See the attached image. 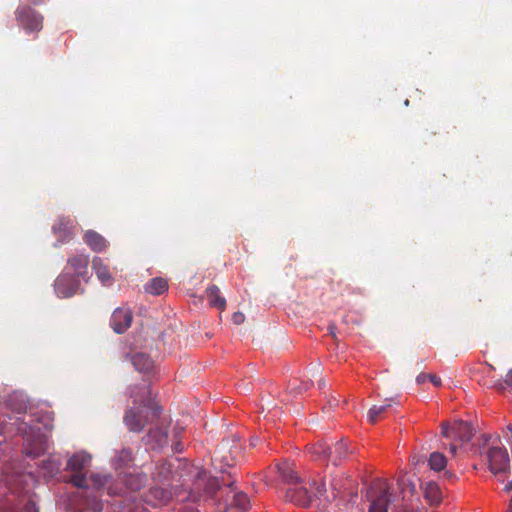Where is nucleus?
I'll list each match as a JSON object with an SVG mask.
<instances>
[{
    "instance_id": "nucleus-48",
    "label": "nucleus",
    "mask_w": 512,
    "mask_h": 512,
    "mask_svg": "<svg viewBox=\"0 0 512 512\" xmlns=\"http://www.w3.org/2000/svg\"><path fill=\"white\" fill-rule=\"evenodd\" d=\"M445 474H446L448 477H452V476H453V475H452V473H450V472H446Z\"/></svg>"
},
{
    "instance_id": "nucleus-44",
    "label": "nucleus",
    "mask_w": 512,
    "mask_h": 512,
    "mask_svg": "<svg viewBox=\"0 0 512 512\" xmlns=\"http://www.w3.org/2000/svg\"><path fill=\"white\" fill-rule=\"evenodd\" d=\"M175 450H176L177 452H181V451H182V447H181L180 443H177V444H176V446H175Z\"/></svg>"
},
{
    "instance_id": "nucleus-39",
    "label": "nucleus",
    "mask_w": 512,
    "mask_h": 512,
    "mask_svg": "<svg viewBox=\"0 0 512 512\" xmlns=\"http://www.w3.org/2000/svg\"><path fill=\"white\" fill-rule=\"evenodd\" d=\"M457 448H458V446H457L455 443L450 444V448H449L450 453H451L452 455H455V454H456V451H457Z\"/></svg>"
},
{
    "instance_id": "nucleus-19",
    "label": "nucleus",
    "mask_w": 512,
    "mask_h": 512,
    "mask_svg": "<svg viewBox=\"0 0 512 512\" xmlns=\"http://www.w3.org/2000/svg\"><path fill=\"white\" fill-rule=\"evenodd\" d=\"M80 509L83 512H102L103 504L96 495H92L88 491H83Z\"/></svg>"
},
{
    "instance_id": "nucleus-8",
    "label": "nucleus",
    "mask_w": 512,
    "mask_h": 512,
    "mask_svg": "<svg viewBox=\"0 0 512 512\" xmlns=\"http://www.w3.org/2000/svg\"><path fill=\"white\" fill-rule=\"evenodd\" d=\"M186 466V463L181 459L173 457L167 460L159 462L153 472V478L162 483L170 482L177 477H182V470Z\"/></svg>"
},
{
    "instance_id": "nucleus-20",
    "label": "nucleus",
    "mask_w": 512,
    "mask_h": 512,
    "mask_svg": "<svg viewBox=\"0 0 512 512\" xmlns=\"http://www.w3.org/2000/svg\"><path fill=\"white\" fill-rule=\"evenodd\" d=\"M424 499L428 504L437 506L442 500V492L439 485L435 482H428L423 488Z\"/></svg>"
},
{
    "instance_id": "nucleus-13",
    "label": "nucleus",
    "mask_w": 512,
    "mask_h": 512,
    "mask_svg": "<svg viewBox=\"0 0 512 512\" xmlns=\"http://www.w3.org/2000/svg\"><path fill=\"white\" fill-rule=\"evenodd\" d=\"M285 498L296 505L308 507L312 502L313 496L307 488L295 485L286 490Z\"/></svg>"
},
{
    "instance_id": "nucleus-30",
    "label": "nucleus",
    "mask_w": 512,
    "mask_h": 512,
    "mask_svg": "<svg viewBox=\"0 0 512 512\" xmlns=\"http://www.w3.org/2000/svg\"><path fill=\"white\" fill-rule=\"evenodd\" d=\"M90 481L93 487L97 490L103 488L109 482V476L103 474H92L90 476Z\"/></svg>"
},
{
    "instance_id": "nucleus-4",
    "label": "nucleus",
    "mask_w": 512,
    "mask_h": 512,
    "mask_svg": "<svg viewBox=\"0 0 512 512\" xmlns=\"http://www.w3.org/2000/svg\"><path fill=\"white\" fill-rule=\"evenodd\" d=\"M366 497L370 501L369 512H388V505L392 502V494L386 480L377 479L373 481Z\"/></svg>"
},
{
    "instance_id": "nucleus-9",
    "label": "nucleus",
    "mask_w": 512,
    "mask_h": 512,
    "mask_svg": "<svg viewBox=\"0 0 512 512\" xmlns=\"http://www.w3.org/2000/svg\"><path fill=\"white\" fill-rule=\"evenodd\" d=\"M489 470L493 474L507 472L510 468V458L506 448L504 447H490L486 452Z\"/></svg>"
},
{
    "instance_id": "nucleus-17",
    "label": "nucleus",
    "mask_w": 512,
    "mask_h": 512,
    "mask_svg": "<svg viewBox=\"0 0 512 512\" xmlns=\"http://www.w3.org/2000/svg\"><path fill=\"white\" fill-rule=\"evenodd\" d=\"M277 469L281 479L284 482L293 485H298L301 483V479L297 475V472L295 471V465L293 463H281L277 466Z\"/></svg>"
},
{
    "instance_id": "nucleus-34",
    "label": "nucleus",
    "mask_w": 512,
    "mask_h": 512,
    "mask_svg": "<svg viewBox=\"0 0 512 512\" xmlns=\"http://www.w3.org/2000/svg\"><path fill=\"white\" fill-rule=\"evenodd\" d=\"M119 461L127 464L132 461V451L130 449H123L119 456Z\"/></svg>"
},
{
    "instance_id": "nucleus-36",
    "label": "nucleus",
    "mask_w": 512,
    "mask_h": 512,
    "mask_svg": "<svg viewBox=\"0 0 512 512\" xmlns=\"http://www.w3.org/2000/svg\"><path fill=\"white\" fill-rule=\"evenodd\" d=\"M16 512H39L33 501H28L21 509Z\"/></svg>"
},
{
    "instance_id": "nucleus-23",
    "label": "nucleus",
    "mask_w": 512,
    "mask_h": 512,
    "mask_svg": "<svg viewBox=\"0 0 512 512\" xmlns=\"http://www.w3.org/2000/svg\"><path fill=\"white\" fill-rule=\"evenodd\" d=\"M347 443L344 440H340L334 444V447H330L329 459L332 460L334 465H339L342 460L346 459L349 454Z\"/></svg>"
},
{
    "instance_id": "nucleus-43",
    "label": "nucleus",
    "mask_w": 512,
    "mask_h": 512,
    "mask_svg": "<svg viewBox=\"0 0 512 512\" xmlns=\"http://www.w3.org/2000/svg\"><path fill=\"white\" fill-rule=\"evenodd\" d=\"M258 440H259V439H258L257 437L252 438V439H251V442H250V445H251V446H256V444H257Z\"/></svg>"
},
{
    "instance_id": "nucleus-32",
    "label": "nucleus",
    "mask_w": 512,
    "mask_h": 512,
    "mask_svg": "<svg viewBox=\"0 0 512 512\" xmlns=\"http://www.w3.org/2000/svg\"><path fill=\"white\" fill-rule=\"evenodd\" d=\"M61 463L59 460L50 459L43 463V468L47 470V473L51 476L59 472Z\"/></svg>"
},
{
    "instance_id": "nucleus-37",
    "label": "nucleus",
    "mask_w": 512,
    "mask_h": 512,
    "mask_svg": "<svg viewBox=\"0 0 512 512\" xmlns=\"http://www.w3.org/2000/svg\"><path fill=\"white\" fill-rule=\"evenodd\" d=\"M245 315L242 312H235L232 316V321L236 325H240L244 322Z\"/></svg>"
},
{
    "instance_id": "nucleus-3",
    "label": "nucleus",
    "mask_w": 512,
    "mask_h": 512,
    "mask_svg": "<svg viewBox=\"0 0 512 512\" xmlns=\"http://www.w3.org/2000/svg\"><path fill=\"white\" fill-rule=\"evenodd\" d=\"M311 486L314 488V497L323 505L338 501L337 506L341 503L344 506L353 504L357 498V491L354 488L353 481L343 473L331 474L329 476V490L326 487L325 480L319 484L315 480Z\"/></svg>"
},
{
    "instance_id": "nucleus-29",
    "label": "nucleus",
    "mask_w": 512,
    "mask_h": 512,
    "mask_svg": "<svg viewBox=\"0 0 512 512\" xmlns=\"http://www.w3.org/2000/svg\"><path fill=\"white\" fill-rule=\"evenodd\" d=\"M391 407L390 403L383 405H373L368 411V419L370 423L374 424L378 421L379 417Z\"/></svg>"
},
{
    "instance_id": "nucleus-14",
    "label": "nucleus",
    "mask_w": 512,
    "mask_h": 512,
    "mask_svg": "<svg viewBox=\"0 0 512 512\" xmlns=\"http://www.w3.org/2000/svg\"><path fill=\"white\" fill-rule=\"evenodd\" d=\"M93 270L104 286H110L113 283V276L110 273L109 267L104 264L101 258L95 257L92 261Z\"/></svg>"
},
{
    "instance_id": "nucleus-1",
    "label": "nucleus",
    "mask_w": 512,
    "mask_h": 512,
    "mask_svg": "<svg viewBox=\"0 0 512 512\" xmlns=\"http://www.w3.org/2000/svg\"><path fill=\"white\" fill-rule=\"evenodd\" d=\"M230 442L224 441L214 451L212 457V465L216 471L222 473L221 480L218 477H207L205 471L197 472V479L195 485L200 487L204 485L205 495L218 502V508L223 512L231 509L232 495L231 490H236L234 481L226 480L224 473L226 467H232L236 463L237 457L240 455L241 447L236 439Z\"/></svg>"
},
{
    "instance_id": "nucleus-12",
    "label": "nucleus",
    "mask_w": 512,
    "mask_h": 512,
    "mask_svg": "<svg viewBox=\"0 0 512 512\" xmlns=\"http://www.w3.org/2000/svg\"><path fill=\"white\" fill-rule=\"evenodd\" d=\"M133 320L132 312L127 308H117L112 313L110 325L117 334L124 333Z\"/></svg>"
},
{
    "instance_id": "nucleus-18",
    "label": "nucleus",
    "mask_w": 512,
    "mask_h": 512,
    "mask_svg": "<svg viewBox=\"0 0 512 512\" xmlns=\"http://www.w3.org/2000/svg\"><path fill=\"white\" fill-rule=\"evenodd\" d=\"M83 240L95 252H101L107 247L106 239L94 230L86 231Z\"/></svg>"
},
{
    "instance_id": "nucleus-27",
    "label": "nucleus",
    "mask_w": 512,
    "mask_h": 512,
    "mask_svg": "<svg viewBox=\"0 0 512 512\" xmlns=\"http://www.w3.org/2000/svg\"><path fill=\"white\" fill-rule=\"evenodd\" d=\"M483 385L495 388L497 390H504L507 386L512 387V368L505 375L504 380L491 379L490 381H483Z\"/></svg>"
},
{
    "instance_id": "nucleus-42",
    "label": "nucleus",
    "mask_w": 512,
    "mask_h": 512,
    "mask_svg": "<svg viewBox=\"0 0 512 512\" xmlns=\"http://www.w3.org/2000/svg\"><path fill=\"white\" fill-rule=\"evenodd\" d=\"M505 490L506 491H512V481H510L509 483H507V485L505 486Z\"/></svg>"
},
{
    "instance_id": "nucleus-33",
    "label": "nucleus",
    "mask_w": 512,
    "mask_h": 512,
    "mask_svg": "<svg viewBox=\"0 0 512 512\" xmlns=\"http://www.w3.org/2000/svg\"><path fill=\"white\" fill-rule=\"evenodd\" d=\"M149 435H150V437L155 438V440L159 446H163L167 442V433L163 432L159 429L150 430Z\"/></svg>"
},
{
    "instance_id": "nucleus-24",
    "label": "nucleus",
    "mask_w": 512,
    "mask_h": 512,
    "mask_svg": "<svg viewBox=\"0 0 512 512\" xmlns=\"http://www.w3.org/2000/svg\"><path fill=\"white\" fill-rule=\"evenodd\" d=\"M330 446L325 442H317L308 446V452L314 457L315 460L327 461L329 459Z\"/></svg>"
},
{
    "instance_id": "nucleus-40",
    "label": "nucleus",
    "mask_w": 512,
    "mask_h": 512,
    "mask_svg": "<svg viewBox=\"0 0 512 512\" xmlns=\"http://www.w3.org/2000/svg\"><path fill=\"white\" fill-rule=\"evenodd\" d=\"M181 512H199V511L192 507H185L181 510Z\"/></svg>"
},
{
    "instance_id": "nucleus-26",
    "label": "nucleus",
    "mask_w": 512,
    "mask_h": 512,
    "mask_svg": "<svg viewBox=\"0 0 512 512\" xmlns=\"http://www.w3.org/2000/svg\"><path fill=\"white\" fill-rule=\"evenodd\" d=\"M230 492H233L231 509L235 508L241 512L246 511L250 505L248 496L245 493L237 490H231Z\"/></svg>"
},
{
    "instance_id": "nucleus-45",
    "label": "nucleus",
    "mask_w": 512,
    "mask_h": 512,
    "mask_svg": "<svg viewBox=\"0 0 512 512\" xmlns=\"http://www.w3.org/2000/svg\"><path fill=\"white\" fill-rule=\"evenodd\" d=\"M393 512H408V511L404 508H396Z\"/></svg>"
},
{
    "instance_id": "nucleus-21",
    "label": "nucleus",
    "mask_w": 512,
    "mask_h": 512,
    "mask_svg": "<svg viewBox=\"0 0 512 512\" xmlns=\"http://www.w3.org/2000/svg\"><path fill=\"white\" fill-rule=\"evenodd\" d=\"M132 364L135 369L142 373H149L154 368V361L146 353L138 352L132 357Z\"/></svg>"
},
{
    "instance_id": "nucleus-25",
    "label": "nucleus",
    "mask_w": 512,
    "mask_h": 512,
    "mask_svg": "<svg viewBox=\"0 0 512 512\" xmlns=\"http://www.w3.org/2000/svg\"><path fill=\"white\" fill-rule=\"evenodd\" d=\"M168 289V282L162 277H155L145 285V291L152 295H161Z\"/></svg>"
},
{
    "instance_id": "nucleus-35",
    "label": "nucleus",
    "mask_w": 512,
    "mask_h": 512,
    "mask_svg": "<svg viewBox=\"0 0 512 512\" xmlns=\"http://www.w3.org/2000/svg\"><path fill=\"white\" fill-rule=\"evenodd\" d=\"M151 493L163 501H167L169 499L168 492H166L165 490H163L161 488H155L151 491Z\"/></svg>"
},
{
    "instance_id": "nucleus-5",
    "label": "nucleus",
    "mask_w": 512,
    "mask_h": 512,
    "mask_svg": "<svg viewBox=\"0 0 512 512\" xmlns=\"http://www.w3.org/2000/svg\"><path fill=\"white\" fill-rule=\"evenodd\" d=\"M147 480V475L144 473L119 475L116 482L108 486V494L112 496H124L128 492L139 491L145 487Z\"/></svg>"
},
{
    "instance_id": "nucleus-16",
    "label": "nucleus",
    "mask_w": 512,
    "mask_h": 512,
    "mask_svg": "<svg viewBox=\"0 0 512 512\" xmlns=\"http://www.w3.org/2000/svg\"><path fill=\"white\" fill-rule=\"evenodd\" d=\"M67 263L78 277H85L88 270L89 256L84 254L73 255L68 258Z\"/></svg>"
},
{
    "instance_id": "nucleus-38",
    "label": "nucleus",
    "mask_w": 512,
    "mask_h": 512,
    "mask_svg": "<svg viewBox=\"0 0 512 512\" xmlns=\"http://www.w3.org/2000/svg\"><path fill=\"white\" fill-rule=\"evenodd\" d=\"M42 448H37L36 450H28L26 449V454L29 456L37 457L41 454Z\"/></svg>"
},
{
    "instance_id": "nucleus-41",
    "label": "nucleus",
    "mask_w": 512,
    "mask_h": 512,
    "mask_svg": "<svg viewBox=\"0 0 512 512\" xmlns=\"http://www.w3.org/2000/svg\"><path fill=\"white\" fill-rule=\"evenodd\" d=\"M495 368L491 364H487V374L489 375L491 372H493Z\"/></svg>"
},
{
    "instance_id": "nucleus-15",
    "label": "nucleus",
    "mask_w": 512,
    "mask_h": 512,
    "mask_svg": "<svg viewBox=\"0 0 512 512\" xmlns=\"http://www.w3.org/2000/svg\"><path fill=\"white\" fill-rule=\"evenodd\" d=\"M73 228V220L69 217H60L53 225L54 233L57 234L62 241L72 236Z\"/></svg>"
},
{
    "instance_id": "nucleus-2",
    "label": "nucleus",
    "mask_w": 512,
    "mask_h": 512,
    "mask_svg": "<svg viewBox=\"0 0 512 512\" xmlns=\"http://www.w3.org/2000/svg\"><path fill=\"white\" fill-rule=\"evenodd\" d=\"M130 396L137 406L125 411L123 422L129 431L140 433L148 423L160 416L161 408L153 402L149 386L132 389Z\"/></svg>"
},
{
    "instance_id": "nucleus-28",
    "label": "nucleus",
    "mask_w": 512,
    "mask_h": 512,
    "mask_svg": "<svg viewBox=\"0 0 512 512\" xmlns=\"http://www.w3.org/2000/svg\"><path fill=\"white\" fill-rule=\"evenodd\" d=\"M446 457L440 452H433L429 457V466L434 471H441L446 467Z\"/></svg>"
},
{
    "instance_id": "nucleus-6",
    "label": "nucleus",
    "mask_w": 512,
    "mask_h": 512,
    "mask_svg": "<svg viewBox=\"0 0 512 512\" xmlns=\"http://www.w3.org/2000/svg\"><path fill=\"white\" fill-rule=\"evenodd\" d=\"M91 464V456L86 452H76L67 461L66 470L72 472L69 481L78 488L87 487L85 470Z\"/></svg>"
},
{
    "instance_id": "nucleus-31",
    "label": "nucleus",
    "mask_w": 512,
    "mask_h": 512,
    "mask_svg": "<svg viewBox=\"0 0 512 512\" xmlns=\"http://www.w3.org/2000/svg\"><path fill=\"white\" fill-rule=\"evenodd\" d=\"M426 380L427 381H431L433 383V385L436 386V387H439L441 385V379L437 375H435V374L420 373L416 377V381H417L418 384H422Z\"/></svg>"
},
{
    "instance_id": "nucleus-11",
    "label": "nucleus",
    "mask_w": 512,
    "mask_h": 512,
    "mask_svg": "<svg viewBox=\"0 0 512 512\" xmlns=\"http://www.w3.org/2000/svg\"><path fill=\"white\" fill-rule=\"evenodd\" d=\"M56 294L62 298L75 295L79 289V281L69 273L59 275L54 284Z\"/></svg>"
},
{
    "instance_id": "nucleus-7",
    "label": "nucleus",
    "mask_w": 512,
    "mask_h": 512,
    "mask_svg": "<svg viewBox=\"0 0 512 512\" xmlns=\"http://www.w3.org/2000/svg\"><path fill=\"white\" fill-rule=\"evenodd\" d=\"M15 18L26 33L40 32L44 17L26 4L19 5L15 10Z\"/></svg>"
},
{
    "instance_id": "nucleus-22",
    "label": "nucleus",
    "mask_w": 512,
    "mask_h": 512,
    "mask_svg": "<svg viewBox=\"0 0 512 512\" xmlns=\"http://www.w3.org/2000/svg\"><path fill=\"white\" fill-rule=\"evenodd\" d=\"M206 295L210 306L224 311L226 308V299L221 295L220 289L216 285H211L206 289Z\"/></svg>"
},
{
    "instance_id": "nucleus-10",
    "label": "nucleus",
    "mask_w": 512,
    "mask_h": 512,
    "mask_svg": "<svg viewBox=\"0 0 512 512\" xmlns=\"http://www.w3.org/2000/svg\"><path fill=\"white\" fill-rule=\"evenodd\" d=\"M441 429V434L444 437L458 440L461 443L470 441L473 435L471 425L462 420L454 421L452 425L444 422L441 425Z\"/></svg>"
},
{
    "instance_id": "nucleus-46",
    "label": "nucleus",
    "mask_w": 512,
    "mask_h": 512,
    "mask_svg": "<svg viewBox=\"0 0 512 512\" xmlns=\"http://www.w3.org/2000/svg\"><path fill=\"white\" fill-rule=\"evenodd\" d=\"M334 329L335 327L333 325L329 326V330L332 335H334Z\"/></svg>"
},
{
    "instance_id": "nucleus-47",
    "label": "nucleus",
    "mask_w": 512,
    "mask_h": 512,
    "mask_svg": "<svg viewBox=\"0 0 512 512\" xmlns=\"http://www.w3.org/2000/svg\"><path fill=\"white\" fill-rule=\"evenodd\" d=\"M324 386V382L323 381H320L319 382V387L322 388Z\"/></svg>"
}]
</instances>
